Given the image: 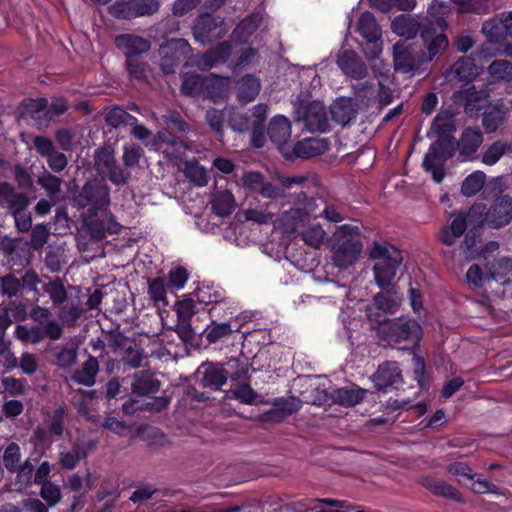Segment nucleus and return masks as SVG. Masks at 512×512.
<instances>
[{
    "mask_svg": "<svg viewBox=\"0 0 512 512\" xmlns=\"http://www.w3.org/2000/svg\"><path fill=\"white\" fill-rule=\"evenodd\" d=\"M368 255L373 262L372 270L376 284L380 288L389 286L403 261L400 250L391 243L380 240L371 244Z\"/></svg>",
    "mask_w": 512,
    "mask_h": 512,
    "instance_id": "1",
    "label": "nucleus"
},
{
    "mask_svg": "<svg viewBox=\"0 0 512 512\" xmlns=\"http://www.w3.org/2000/svg\"><path fill=\"white\" fill-rule=\"evenodd\" d=\"M369 320L377 325V333L382 340L397 345L400 349L415 345L422 335L421 326L415 320L374 318L372 311H370Z\"/></svg>",
    "mask_w": 512,
    "mask_h": 512,
    "instance_id": "2",
    "label": "nucleus"
},
{
    "mask_svg": "<svg viewBox=\"0 0 512 512\" xmlns=\"http://www.w3.org/2000/svg\"><path fill=\"white\" fill-rule=\"evenodd\" d=\"M333 238V264L340 269L354 265L362 251L359 227L352 224L341 225L336 229Z\"/></svg>",
    "mask_w": 512,
    "mask_h": 512,
    "instance_id": "3",
    "label": "nucleus"
},
{
    "mask_svg": "<svg viewBox=\"0 0 512 512\" xmlns=\"http://www.w3.org/2000/svg\"><path fill=\"white\" fill-rule=\"evenodd\" d=\"M316 210V200L301 192L297 195L294 206L275 221V227L288 235L300 232L311 217L317 216Z\"/></svg>",
    "mask_w": 512,
    "mask_h": 512,
    "instance_id": "4",
    "label": "nucleus"
},
{
    "mask_svg": "<svg viewBox=\"0 0 512 512\" xmlns=\"http://www.w3.org/2000/svg\"><path fill=\"white\" fill-rule=\"evenodd\" d=\"M294 110L296 120L302 121L308 131L325 132L329 128L327 111L322 102L297 100Z\"/></svg>",
    "mask_w": 512,
    "mask_h": 512,
    "instance_id": "5",
    "label": "nucleus"
},
{
    "mask_svg": "<svg viewBox=\"0 0 512 512\" xmlns=\"http://www.w3.org/2000/svg\"><path fill=\"white\" fill-rule=\"evenodd\" d=\"M80 207L91 206L93 210H106L110 205V189L103 180L88 181L76 197Z\"/></svg>",
    "mask_w": 512,
    "mask_h": 512,
    "instance_id": "6",
    "label": "nucleus"
},
{
    "mask_svg": "<svg viewBox=\"0 0 512 512\" xmlns=\"http://www.w3.org/2000/svg\"><path fill=\"white\" fill-rule=\"evenodd\" d=\"M451 156L452 153L446 142L437 141L430 146L423 160V167L431 173L435 182H442L445 176L444 165Z\"/></svg>",
    "mask_w": 512,
    "mask_h": 512,
    "instance_id": "7",
    "label": "nucleus"
},
{
    "mask_svg": "<svg viewBox=\"0 0 512 512\" xmlns=\"http://www.w3.org/2000/svg\"><path fill=\"white\" fill-rule=\"evenodd\" d=\"M226 32L223 19L210 14L200 16L193 28L195 39L202 44L222 38Z\"/></svg>",
    "mask_w": 512,
    "mask_h": 512,
    "instance_id": "8",
    "label": "nucleus"
},
{
    "mask_svg": "<svg viewBox=\"0 0 512 512\" xmlns=\"http://www.w3.org/2000/svg\"><path fill=\"white\" fill-rule=\"evenodd\" d=\"M420 37L424 47L427 49V54H421L422 61L424 62L432 61L449 46V40L445 33L443 31L437 32L432 26V21H429L427 26H423Z\"/></svg>",
    "mask_w": 512,
    "mask_h": 512,
    "instance_id": "9",
    "label": "nucleus"
},
{
    "mask_svg": "<svg viewBox=\"0 0 512 512\" xmlns=\"http://www.w3.org/2000/svg\"><path fill=\"white\" fill-rule=\"evenodd\" d=\"M422 56L418 58L414 55L412 45H407L404 42H397L393 46V66L395 71L407 74L414 72L420 66Z\"/></svg>",
    "mask_w": 512,
    "mask_h": 512,
    "instance_id": "10",
    "label": "nucleus"
},
{
    "mask_svg": "<svg viewBox=\"0 0 512 512\" xmlns=\"http://www.w3.org/2000/svg\"><path fill=\"white\" fill-rule=\"evenodd\" d=\"M512 220V198L501 196L485 213V221L493 228H500L509 224Z\"/></svg>",
    "mask_w": 512,
    "mask_h": 512,
    "instance_id": "11",
    "label": "nucleus"
},
{
    "mask_svg": "<svg viewBox=\"0 0 512 512\" xmlns=\"http://www.w3.org/2000/svg\"><path fill=\"white\" fill-rule=\"evenodd\" d=\"M337 65L341 71L353 79L367 76V67L363 60L352 50H345L338 55Z\"/></svg>",
    "mask_w": 512,
    "mask_h": 512,
    "instance_id": "12",
    "label": "nucleus"
},
{
    "mask_svg": "<svg viewBox=\"0 0 512 512\" xmlns=\"http://www.w3.org/2000/svg\"><path fill=\"white\" fill-rule=\"evenodd\" d=\"M378 390L384 391L402 381L400 368L396 362H385L379 365L378 370L372 375Z\"/></svg>",
    "mask_w": 512,
    "mask_h": 512,
    "instance_id": "13",
    "label": "nucleus"
},
{
    "mask_svg": "<svg viewBox=\"0 0 512 512\" xmlns=\"http://www.w3.org/2000/svg\"><path fill=\"white\" fill-rule=\"evenodd\" d=\"M188 46V42L184 39H172L160 48V54L162 55L160 66L165 74L174 72L181 61L176 51Z\"/></svg>",
    "mask_w": 512,
    "mask_h": 512,
    "instance_id": "14",
    "label": "nucleus"
},
{
    "mask_svg": "<svg viewBox=\"0 0 512 512\" xmlns=\"http://www.w3.org/2000/svg\"><path fill=\"white\" fill-rule=\"evenodd\" d=\"M305 177L303 176H294V177H279L280 185H276L270 181H266L264 179L261 189L259 191V195H261L265 199H279L285 196V190L290 189L294 184H303L305 182Z\"/></svg>",
    "mask_w": 512,
    "mask_h": 512,
    "instance_id": "15",
    "label": "nucleus"
},
{
    "mask_svg": "<svg viewBox=\"0 0 512 512\" xmlns=\"http://www.w3.org/2000/svg\"><path fill=\"white\" fill-rule=\"evenodd\" d=\"M115 44L127 59L135 58L150 49V42L147 39L133 34L119 35L115 39Z\"/></svg>",
    "mask_w": 512,
    "mask_h": 512,
    "instance_id": "16",
    "label": "nucleus"
},
{
    "mask_svg": "<svg viewBox=\"0 0 512 512\" xmlns=\"http://www.w3.org/2000/svg\"><path fill=\"white\" fill-rule=\"evenodd\" d=\"M93 444L90 442L76 441L71 449L62 450L58 455V464L65 470L74 469L81 459H85Z\"/></svg>",
    "mask_w": 512,
    "mask_h": 512,
    "instance_id": "17",
    "label": "nucleus"
},
{
    "mask_svg": "<svg viewBox=\"0 0 512 512\" xmlns=\"http://www.w3.org/2000/svg\"><path fill=\"white\" fill-rule=\"evenodd\" d=\"M330 113L336 123L345 126L356 118L357 104L352 98L341 97L331 105Z\"/></svg>",
    "mask_w": 512,
    "mask_h": 512,
    "instance_id": "18",
    "label": "nucleus"
},
{
    "mask_svg": "<svg viewBox=\"0 0 512 512\" xmlns=\"http://www.w3.org/2000/svg\"><path fill=\"white\" fill-rule=\"evenodd\" d=\"M483 142V134L479 128H466L459 140L458 149L463 160H470Z\"/></svg>",
    "mask_w": 512,
    "mask_h": 512,
    "instance_id": "19",
    "label": "nucleus"
},
{
    "mask_svg": "<svg viewBox=\"0 0 512 512\" xmlns=\"http://www.w3.org/2000/svg\"><path fill=\"white\" fill-rule=\"evenodd\" d=\"M480 73V69L471 57H460L451 67L447 77H452L459 81L471 82Z\"/></svg>",
    "mask_w": 512,
    "mask_h": 512,
    "instance_id": "20",
    "label": "nucleus"
},
{
    "mask_svg": "<svg viewBox=\"0 0 512 512\" xmlns=\"http://www.w3.org/2000/svg\"><path fill=\"white\" fill-rule=\"evenodd\" d=\"M329 150V142L325 138H306L296 143L294 153L300 158H311Z\"/></svg>",
    "mask_w": 512,
    "mask_h": 512,
    "instance_id": "21",
    "label": "nucleus"
},
{
    "mask_svg": "<svg viewBox=\"0 0 512 512\" xmlns=\"http://www.w3.org/2000/svg\"><path fill=\"white\" fill-rule=\"evenodd\" d=\"M423 26H427V24L420 23L416 17L411 15H400L391 23L392 31L406 39L414 38L419 31L421 32Z\"/></svg>",
    "mask_w": 512,
    "mask_h": 512,
    "instance_id": "22",
    "label": "nucleus"
},
{
    "mask_svg": "<svg viewBox=\"0 0 512 512\" xmlns=\"http://www.w3.org/2000/svg\"><path fill=\"white\" fill-rule=\"evenodd\" d=\"M467 228V220L463 214L454 215L449 226H444L438 233V239L443 244L451 246L460 238Z\"/></svg>",
    "mask_w": 512,
    "mask_h": 512,
    "instance_id": "23",
    "label": "nucleus"
},
{
    "mask_svg": "<svg viewBox=\"0 0 512 512\" xmlns=\"http://www.w3.org/2000/svg\"><path fill=\"white\" fill-rule=\"evenodd\" d=\"M400 305V299L396 295L379 293L374 296L373 305L368 307L367 316L370 311L374 314V318H386L383 313H393Z\"/></svg>",
    "mask_w": 512,
    "mask_h": 512,
    "instance_id": "24",
    "label": "nucleus"
},
{
    "mask_svg": "<svg viewBox=\"0 0 512 512\" xmlns=\"http://www.w3.org/2000/svg\"><path fill=\"white\" fill-rule=\"evenodd\" d=\"M366 391L360 387H343L334 389L330 397L336 404L351 407L359 404L365 396Z\"/></svg>",
    "mask_w": 512,
    "mask_h": 512,
    "instance_id": "25",
    "label": "nucleus"
},
{
    "mask_svg": "<svg viewBox=\"0 0 512 512\" xmlns=\"http://www.w3.org/2000/svg\"><path fill=\"white\" fill-rule=\"evenodd\" d=\"M98 371L99 363L97 359L93 356H89L81 367L74 371L71 378L78 384L90 387L95 384Z\"/></svg>",
    "mask_w": 512,
    "mask_h": 512,
    "instance_id": "26",
    "label": "nucleus"
},
{
    "mask_svg": "<svg viewBox=\"0 0 512 512\" xmlns=\"http://www.w3.org/2000/svg\"><path fill=\"white\" fill-rule=\"evenodd\" d=\"M199 373L202 374L201 383L204 387L219 389L226 383V375L223 366L203 364Z\"/></svg>",
    "mask_w": 512,
    "mask_h": 512,
    "instance_id": "27",
    "label": "nucleus"
},
{
    "mask_svg": "<svg viewBox=\"0 0 512 512\" xmlns=\"http://www.w3.org/2000/svg\"><path fill=\"white\" fill-rule=\"evenodd\" d=\"M268 134L270 139L277 145L286 143L291 136V125L289 120L282 115L275 116L270 121Z\"/></svg>",
    "mask_w": 512,
    "mask_h": 512,
    "instance_id": "28",
    "label": "nucleus"
},
{
    "mask_svg": "<svg viewBox=\"0 0 512 512\" xmlns=\"http://www.w3.org/2000/svg\"><path fill=\"white\" fill-rule=\"evenodd\" d=\"M159 388V382L151 373L147 371H140L134 375L132 390L135 394L140 396L148 395L157 392Z\"/></svg>",
    "mask_w": 512,
    "mask_h": 512,
    "instance_id": "29",
    "label": "nucleus"
},
{
    "mask_svg": "<svg viewBox=\"0 0 512 512\" xmlns=\"http://www.w3.org/2000/svg\"><path fill=\"white\" fill-rule=\"evenodd\" d=\"M357 31L367 42L380 40L381 29L371 12H364L358 21Z\"/></svg>",
    "mask_w": 512,
    "mask_h": 512,
    "instance_id": "30",
    "label": "nucleus"
},
{
    "mask_svg": "<svg viewBox=\"0 0 512 512\" xmlns=\"http://www.w3.org/2000/svg\"><path fill=\"white\" fill-rule=\"evenodd\" d=\"M236 207L235 197L229 190L216 191L212 199L213 211L221 216H229Z\"/></svg>",
    "mask_w": 512,
    "mask_h": 512,
    "instance_id": "31",
    "label": "nucleus"
},
{
    "mask_svg": "<svg viewBox=\"0 0 512 512\" xmlns=\"http://www.w3.org/2000/svg\"><path fill=\"white\" fill-rule=\"evenodd\" d=\"M512 153V142L497 140L489 145L482 154L481 161L488 166L495 165L504 155Z\"/></svg>",
    "mask_w": 512,
    "mask_h": 512,
    "instance_id": "32",
    "label": "nucleus"
},
{
    "mask_svg": "<svg viewBox=\"0 0 512 512\" xmlns=\"http://www.w3.org/2000/svg\"><path fill=\"white\" fill-rule=\"evenodd\" d=\"M261 88L260 80L254 75H246L238 82V100L244 104L255 99Z\"/></svg>",
    "mask_w": 512,
    "mask_h": 512,
    "instance_id": "33",
    "label": "nucleus"
},
{
    "mask_svg": "<svg viewBox=\"0 0 512 512\" xmlns=\"http://www.w3.org/2000/svg\"><path fill=\"white\" fill-rule=\"evenodd\" d=\"M231 51V45L228 42H222L202 56L201 64L212 67L224 63L230 57Z\"/></svg>",
    "mask_w": 512,
    "mask_h": 512,
    "instance_id": "34",
    "label": "nucleus"
},
{
    "mask_svg": "<svg viewBox=\"0 0 512 512\" xmlns=\"http://www.w3.org/2000/svg\"><path fill=\"white\" fill-rule=\"evenodd\" d=\"M229 88V78L219 77L211 74L204 78V90L207 97L216 100L227 92Z\"/></svg>",
    "mask_w": 512,
    "mask_h": 512,
    "instance_id": "35",
    "label": "nucleus"
},
{
    "mask_svg": "<svg viewBox=\"0 0 512 512\" xmlns=\"http://www.w3.org/2000/svg\"><path fill=\"white\" fill-rule=\"evenodd\" d=\"M94 165L96 172L103 176L116 163L114 151L108 146H102L95 150Z\"/></svg>",
    "mask_w": 512,
    "mask_h": 512,
    "instance_id": "36",
    "label": "nucleus"
},
{
    "mask_svg": "<svg viewBox=\"0 0 512 512\" xmlns=\"http://www.w3.org/2000/svg\"><path fill=\"white\" fill-rule=\"evenodd\" d=\"M424 485L437 495L457 501L461 500V494L458 490L443 480L428 478L425 480Z\"/></svg>",
    "mask_w": 512,
    "mask_h": 512,
    "instance_id": "37",
    "label": "nucleus"
},
{
    "mask_svg": "<svg viewBox=\"0 0 512 512\" xmlns=\"http://www.w3.org/2000/svg\"><path fill=\"white\" fill-rule=\"evenodd\" d=\"M506 120V110L498 106L483 114L482 125L487 133L495 132Z\"/></svg>",
    "mask_w": 512,
    "mask_h": 512,
    "instance_id": "38",
    "label": "nucleus"
},
{
    "mask_svg": "<svg viewBox=\"0 0 512 512\" xmlns=\"http://www.w3.org/2000/svg\"><path fill=\"white\" fill-rule=\"evenodd\" d=\"M105 121L109 126L119 128L121 126H129L137 122V118L130 115L120 107H113L105 115Z\"/></svg>",
    "mask_w": 512,
    "mask_h": 512,
    "instance_id": "39",
    "label": "nucleus"
},
{
    "mask_svg": "<svg viewBox=\"0 0 512 512\" xmlns=\"http://www.w3.org/2000/svg\"><path fill=\"white\" fill-rule=\"evenodd\" d=\"M226 379L229 377L232 381L242 382L248 377V365L238 359H229L223 367Z\"/></svg>",
    "mask_w": 512,
    "mask_h": 512,
    "instance_id": "40",
    "label": "nucleus"
},
{
    "mask_svg": "<svg viewBox=\"0 0 512 512\" xmlns=\"http://www.w3.org/2000/svg\"><path fill=\"white\" fill-rule=\"evenodd\" d=\"M275 406L276 409L271 411L270 414L275 415L277 418H285L299 411L302 403L297 397L291 396L277 400Z\"/></svg>",
    "mask_w": 512,
    "mask_h": 512,
    "instance_id": "41",
    "label": "nucleus"
},
{
    "mask_svg": "<svg viewBox=\"0 0 512 512\" xmlns=\"http://www.w3.org/2000/svg\"><path fill=\"white\" fill-rule=\"evenodd\" d=\"M183 172L185 177L198 187H203L208 183V174L205 168L195 161L186 162Z\"/></svg>",
    "mask_w": 512,
    "mask_h": 512,
    "instance_id": "42",
    "label": "nucleus"
},
{
    "mask_svg": "<svg viewBox=\"0 0 512 512\" xmlns=\"http://www.w3.org/2000/svg\"><path fill=\"white\" fill-rule=\"evenodd\" d=\"M482 33L489 42H497L505 37L504 17H496L485 21L482 26Z\"/></svg>",
    "mask_w": 512,
    "mask_h": 512,
    "instance_id": "43",
    "label": "nucleus"
},
{
    "mask_svg": "<svg viewBox=\"0 0 512 512\" xmlns=\"http://www.w3.org/2000/svg\"><path fill=\"white\" fill-rule=\"evenodd\" d=\"M486 181V175L482 171H475L465 178L461 186V192L466 197L478 193Z\"/></svg>",
    "mask_w": 512,
    "mask_h": 512,
    "instance_id": "44",
    "label": "nucleus"
},
{
    "mask_svg": "<svg viewBox=\"0 0 512 512\" xmlns=\"http://www.w3.org/2000/svg\"><path fill=\"white\" fill-rule=\"evenodd\" d=\"M300 235L305 244L312 248L318 249L323 244L326 232L320 224H313L300 231Z\"/></svg>",
    "mask_w": 512,
    "mask_h": 512,
    "instance_id": "45",
    "label": "nucleus"
},
{
    "mask_svg": "<svg viewBox=\"0 0 512 512\" xmlns=\"http://www.w3.org/2000/svg\"><path fill=\"white\" fill-rule=\"evenodd\" d=\"M43 290L49 295L54 306H61L67 300V292L60 279L44 283Z\"/></svg>",
    "mask_w": 512,
    "mask_h": 512,
    "instance_id": "46",
    "label": "nucleus"
},
{
    "mask_svg": "<svg viewBox=\"0 0 512 512\" xmlns=\"http://www.w3.org/2000/svg\"><path fill=\"white\" fill-rule=\"evenodd\" d=\"M270 204L266 203L259 207L247 208L243 211L245 220L263 225L273 221L274 214L268 210Z\"/></svg>",
    "mask_w": 512,
    "mask_h": 512,
    "instance_id": "47",
    "label": "nucleus"
},
{
    "mask_svg": "<svg viewBox=\"0 0 512 512\" xmlns=\"http://www.w3.org/2000/svg\"><path fill=\"white\" fill-rule=\"evenodd\" d=\"M77 360V349L71 346H57L55 348V363L61 369L72 367Z\"/></svg>",
    "mask_w": 512,
    "mask_h": 512,
    "instance_id": "48",
    "label": "nucleus"
},
{
    "mask_svg": "<svg viewBox=\"0 0 512 512\" xmlns=\"http://www.w3.org/2000/svg\"><path fill=\"white\" fill-rule=\"evenodd\" d=\"M509 276H512V258L501 257L492 265L490 269V277L492 280L500 281L504 284L508 280L503 279Z\"/></svg>",
    "mask_w": 512,
    "mask_h": 512,
    "instance_id": "49",
    "label": "nucleus"
},
{
    "mask_svg": "<svg viewBox=\"0 0 512 512\" xmlns=\"http://www.w3.org/2000/svg\"><path fill=\"white\" fill-rule=\"evenodd\" d=\"M15 336L22 342H30L37 344L44 338V331L39 326L28 328L25 325H17L15 327Z\"/></svg>",
    "mask_w": 512,
    "mask_h": 512,
    "instance_id": "50",
    "label": "nucleus"
},
{
    "mask_svg": "<svg viewBox=\"0 0 512 512\" xmlns=\"http://www.w3.org/2000/svg\"><path fill=\"white\" fill-rule=\"evenodd\" d=\"M261 16L253 14L243 19L234 29L233 34L237 38H247L254 33L259 27Z\"/></svg>",
    "mask_w": 512,
    "mask_h": 512,
    "instance_id": "51",
    "label": "nucleus"
},
{
    "mask_svg": "<svg viewBox=\"0 0 512 512\" xmlns=\"http://www.w3.org/2000/svg\"><path fill=\"white\" fill-rule=\"evenodd\" d=\"M40 486V496L47 503L48 507H54L61 501L62 493L59 485L49 481Z\"/></svg>",
    "mask_w": 512,
    "mask_h": 512,
    "instance_id": "52",
    "label": "nucleus"
},
{
    "mask_svg": "<svg viewBox=\"0 0 512 512\" xmlns=\"http://www.w3.org/2000/svg\"><path fill=\"white\" fill-rule=\"evenodd\" d=\"M182 79L181 91L184 94L194 96L204 90V78L199 75L187 73L182 76Z\"/></svg>",
    "mask_w": 512,
    "mask_h": 512,
    "instance_id": "53",
    "label": "nucleus"
},
{
    "mask_svg": "<svg viewBox=\"0 0 512 512\" xmlns=\"http://www.w3.org/2000/svg\"><path fill=\"white\" fill-rule=\"evenodd\" d=\"M21 452L17 443H10L4 450L3 463L10 472H16L20 466Z\"/></svg>",
    "mask_w": 512,
    "mask_h": 512,
    "instance_id": "54",
    "label": "nucleus"
},
{
    "mask_svg": "<svg viewBox=\"0 0 512 512\" xmlns=\"http://www.w3.org/2000/svg\"><path fill=\"white\" fill-rule=\"evenodd\" d=\"M488 73L494 80H506L512 76V63L507 60H495L488 66Z\"/></svg>",
    "mask_w": 512,
    "mask_h": 512,
    "instance_id": "55",
    "label": "nucleus"
},
{
    "mask_svg": "<svg viewBox=\"0 0 512 512\" xmlns=\"http://www.w3.org/2000/svg\"><path fill=\"white\" fill-rule=\"evenodd\" d=\"M198 300L204 304H219L226 299L225 292L221 288L203 287L197 293Z\"/></svg>",
    "mask_w": 512,
    "mask_h": 512,
    "instance_id": "56",
    "label": "nucleus"
},
{
    "mask_svg": "<svg viewBox=\"0 0 512 512\" xmlns=\"http://www.w3.org/2000/svg\"><path fill=\"white\" fill-rule=\"evenodd\" d=\"M206 339L210 343H215L220 339L229 336L232 333L231 325L227 322L216 323L212 322L205 330Z\"/></svg>",
    "mask_w": 512,
    "mask_h": 512,
    "instance_id": "57",
    "label": "nucleus"
},
{
    "mask_svg": "<svg viewBox=\"0 0 512 512\" xmlns=\"http://www.w3.org/2000/svg\"><path fill=\"white\" fill-rule=\"evenodd\" d=\"M48 107V102L44 98L40 99H30L23 103V112L22 115L24 117L30 118H40V113H46V109Z\"/></svg>",
    "mask_w": 512,
    "mask_h": 512,
    "instance_id": "58",
    "label": "nucleus"
},
{
    "mask_svg": "<svg viewBox=\"0 0 512 512\" xmlns=\"http://www.w3.org/2000/svg\"><path fill=\"white\" fill-rule=\"evenodd\" d=\"M264 179V176L259 172L247 171L242 174L239 181L245 189L259 193Z\"/></svg>",
    "mask_w": 512,
    "mask_h": 512,
    "instance_id": "59",
    "label": "nucleus"
},
{
    "mask_svg": "<svg viewBox=\"0 0 512 512\" xmlns=\"http://www.w3.org/2000/svg\"><path fill=\"white\" fill-rule=\"evenodd\" d=\"M148 294L151 300H153L155 303L162 302L164 305H166L167 300L164 279L158 277L149 281Z\"/></svg>",
    "mask_w": 512,
    "mask_h": 512,
    "instance_id": "60",
    "label": "nucleus"
},
{
    "mask_svg": "<svg viewBox=\"0 0 512 512\" xmlns=\"http://www.w3.org/2000/svg\"><path fill=\"white\" fill-rule=\"evenodd\" d=\"M38 183L47 191L50 197L58 195L61 191V179L52 174L44 173L38 178Z\"/></svg>",
    "mask_w": 512,
    "mask_h": 512,
    "instance_id": "61",
    "label": "nucleus"
},
{
    "mask_svg": "<svg viewBox=\"0 0 512 512\" xmlns=\"http://www.w3.org/2000/svg\"><path fill=\"white\" fill-rule=\"evenodd\" d=\"M0 289L4 295L12 298L21 290V282L14 274H9L0 279Z\"/></svg>",
    "mask_w": 512,
    "mask_h": 512,
    "instance_id": "62",
    "label": "nucleus"
},
{
    "mask_svg": "<svg viewBox=\"0 0 512 512\" xmlns=\"http://www.w3.org/2000/svg\"><path fill=\"white\" fill-rule=\"evenodd\" d=\"M102 177L109 179L114 185L121 186L129 181L130 173L116 162Z\"/></svg>",
    "mask_w": 512,
    "mask_h": 512,
    "instance_id": "63",
    "label": "nucleus"
},
{
    "mask_svg": "<svg viewBox=\"0 0 512 512\" xmlns=\"http://www.w3.org/2000/svg\"><path fill=\"white\" fill-rule=\"evenodd\" d=\"M82 309L78 304L68 303L64 305L59 313L61 321L68 326L73 325L76 320L80 317Z\"/></svg>",
    "mask_w": 512,
    "mask_h": 512,
    "instance_id": "64",
    "label": "nucleus"
}]
</instances>
